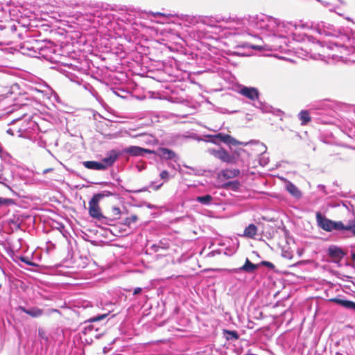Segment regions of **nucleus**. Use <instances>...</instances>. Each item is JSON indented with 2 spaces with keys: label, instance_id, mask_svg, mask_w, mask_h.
I'll return each instance as SVG.
<instances>
[{
  "label": "nucleus",
  "instance_id": "nucleus-32",
  "mask_svg": "<svg viewBox=\"0 0 355 355\" xmlns=\"http://www.w3.org/2000/svg\"><path fill=\"white\" fill-rule=\"evenodd\" d=\"M53 171V168H49L44 169V170L43 171V172H42V173H43L44 174H45V173H46L51 172V171Z\"/></svg>",
  "mask_w": 355,
  "mask_h": 355
},
{
  "label": "nucleus",
  "instance_id": "nucleus-21",
  "mask_svg": "<svg viewBox=\"0 0 355 355\" xmlns=\"http://www.w3.org/2000/svg\"><path fill=\"white\" fill-rule=\"evenodd\" d=\"M138 216L135 214L131 215L129 217H127L124 220V225L130 226V224L135 223L137 221Z\"/></svg>",
  "mask_w": 355,
  "mask_h": 355
},
{
  "label": "nucleus",
  "instance_id": "nucleus-31",
  "mask_svg": "<svg viewBox=\"0 0 355 355\" xmlns=\"http://www.w3.org/2000/svg\"><path fill=\"white\" fill-rule=\"evenodd\" d=\"M353 236H355V220H353V227L351 231Z\"/></svg>",
  "mask_w": 355,
  "mask_h": 355
},
{
  "label": "nucleus",
  "instance_id": "nucleus-20",
  "mask_svg": "<svg viewBox=\"0 0 355 355\" xmlns=\"http://www.w3.org/2000/svg\"><path fill=\"white\" fill-rule=\"evenodd\" d=\"M239 187H240V183H239V182H238L236 180L228 182L224 184V185H223V188H225V189L231 188L234 191L238 190Z\"/></svg>",
  "mask_w": 355,
  "mask_h": 355
},
{
  "label": "nucleus",
  "instance_id": "nucleus-13",
  "mask_svg": "<svg viewBox=\"0 0 355 355\" xmlns=\"http://www.w3.org/2000/svg\"><path fill=\"white\" fill-rule=\"evenodd\" d=\"M298 118L302 125H306L311 121L310 112L306 110H301L298 114Z\"/></svg>",
  "mask_w": 355,
  "mask_h": 355
},
{
  "label": "nucleus",
  "instance_id": "nucleus-6",
  "mask_svg": "<svg viewBox=\"0 0 355 355\" xmlns=\"http://www.w3.org/2000/svg\"><path fill=\"white\" fill-rule=\"evenodd\" d=\"M121 211L119 207L112 206L106 211L104 219L109 221H114L120 218Z\"/></svg>",
  "mask_w": 355,
  "mask_h": 355
},
{
  "label": "nucleus",
  "instance_id": "nucleus-17",
  "mask_svg": "<svg viewBox=\"0 0 355 355\" xmlns=\"http://www.w3.org/2000/svg\"><path fill=\"white\" fill-rule=\"evenodd\" d=\"M196 200L202 205H208L211 202L213 197L209 194H207L203 196H198L196 197Z\"/></svg>",
  "mask_w": 355,
  "mask_h": 355
},
{
  "label": "nucleus",
  "instance_id": "nucleus-37",
  "mask_svg": "<svg viewBox=\"0 0 355 355\" xmlns=\"http://www.w3.org/2000/svg\"><path fill=\"white\" fill-rule=\"evenodd\" d=\"M353 284L355 285V278L354 279Z\"/></svg>",
  "mask_w": 355,
  "mask_h": 355
},
{
  "label": "nucleus",
  "instance_id": "nucleus-16",
  "mask_svg": "<svg viewBox=\"0 0 355 355\" xmlns=\"http://www.w3.org/2000/svg\"><path fill=\"white\" fill-rule=\"evenodd\" d=\"M286 190L293 196L300 197L301 192L299 189L291 182H288L286 184Z\"/></svg>",
  "mask_w": 355,
  "mask_h": 355
},
{
  "label": "nucleus",
  "instance_id": "nucleus-3",
  "mask_svg": "<svg viewBox=\"0 0 355 355\" xmlns=\"http://www.w3.org/2000/svg\"><path fill=\"white\" fill-rule=\"evenodd\" d=\"M211 155L216 158L219 159L223 162L235 164L236 159L234 156L230 155L225 149L220 148L219 149L211 150Z\"/></svg>",
  "mask_w": 355,
  "mask_h": 355
},
{
  "label": "nucleus",
  "instance_id": "nucleus-12",
  "mask_svg": "<svg viewBox=\"0 0 355 355\" xmlns=\"http://www.w3.org/2000/svg\"><path fill=\"white\" fill-rule=\"evenodd\" d=\"M118 155L114 151H111L107 157L101 160V164L105 166V169L112 166L116 160Z\"/></svg>",
  "mask_w": 355,
  "mask_h": 355
},
{
  "label": "nucleus",
  "instance_id": "nucleus-11",
  "mask_svg": "<svg viewBox=\"0 0 355 355\" xmlns=\"http://www.w3.org/2000/svg\"><path fill=\"white\" fill-rule=\"evenodd\" d=\"M257 231L258 228L254 224H250L245 228L243 234L240 236L248 239H254L257 234Z\"/></svg>",
  "mask_w": 355,
  "mask_h": 355
},
{
  "label": "nucleus",
  "instance_id": "nucleus-29",
  "mask_svg": "<svg viewBox=\"0 0 355 355\" xmlns=\"http://www.w3.org/2000/svg\"><path fill=\"white\" fill-rule=\"evenodd\" d=\"M218 137H220L223 141H227V139L230 137V135H218Z\"/></svg>",
  "mask_w": 355,
  "mask_h": 355
},
{
  "label": "nucleus",
  "instance_id": "nucleus-18",
  "mask_svg": "<svg viewBox=\"0 0 355 355\" xmlns=\"http://www.w3.org/2000/svg\"><path fill=\"white\" fill-rule=\"evenodd\" d=\"M43 311L37 307H33L31 309H28V311H26V314L33 317L37 318L42 315Z\"/></svg>",
  "mask_w": 355,
  "mask_h": 355
},
{
  "label": "nucleus",
  "instance_id": "nucleus-26",
  "mask_svg": "<svg viewBox=\"0 0 355 355\" xmlns=\"http://www.w3.org/2000/svg\"><path fill=\"white\" fill-rule=\"evenodd\" d=\"M261 265L268 267L269 268H274V265L271 262L267 261H263L261 263Z\"/></svg>",
  "mask_w": 355,
  "mask_h": 355
},
{
  "label": "nucleus",
  "instance_id": "nucleus-10",
  "mask_svg": "<svg viewBox=\"0 0 355 355\" xmlns=\"http://www.w3.org/2000/svg\"><path fill=\"white\" fill-rule=\"evenodd\" d=\"M329 302H334L336 304H338L343 307H345L347 309L354 310L355 311V302L344 300V299H340L338 297L331 298L329 300Z\"/></svg>",
  "mask_w": 355,
  "mask_h": 355
},
{
  "label": "nucleus",
  "instance_id": "nucleus-27",
  "mask_svg": "<svg viewBox=\"0 0 355 355\" xmlns=\"http://www.w3.org/2000/svg\"><path fill=\"white\" fill-rule=\"evenodd\" d=\"M10 201H11L10 199H6V198H0V206L2 205H7Z\"/></svg>",
  "mask_w": 355,
  "mask_h": 355
},
{
  "label": "nucleus",
  "instance_id": "nucleus-36",
  "mask_svg": "<svg viewBox=\"0 0 355 355\" xmlns=\"http://www.w3.org/2000/svg\"><path fill=\"white\" fill-rule=\"evenodd\" d=\"M296 266V263H292L291 265H290V266Z\"/></svg>",
  "mask_w": 355,
  "mask_h": 355
},
{
  "label": "nucleus",
  "instance_id": "nucleus-25",
  "mask_svg": "<svg viewBox=\"0 0 355 355\" xmlns=\"http://www.w3.org/2000/svg\"><path fill=\"white\" fill-rule=\"evenodd\" d=\"M161 179L164 180V181H168L169 179V173L166 170H164L160 173L159 175Z\"/></svg>",
  "mask_w": 355,
  "mask_h": 355
},
{
  "label": "nucleus",
  "instance_id": "nucleus-4",
  "mask_svg": "<svg viewBox=\"0 0 355 355\" xmlns=\"http://www.w3.org/2000/svg\"><path fill=\"white\" fill-rule=\"evenodd\" d=\"M239 93L253 101L258 100L259 97V92L255 87L243 86L239 89Z\"/></svg>",
  "mask_w": 355,
  "mask_h": 355
},
{
  "label": "nucleus",
  "instance_id": "nucleus-15",
  "mask_svg": "<svg viewBox=\"0 0 355 355\" xmlns=\"http://www.w3.org/2000/svg\"><path fill=\"white\" fill-rule=\"evenodd\" d=\"M240 174V171L236 168L224 169L221 171V175L225 179H231L237 177Z\"/></svg>",
  "mask_w": 355,
  "mask_h": 355
},
{
  "label": "nucleus",
  "instance_id": "nucleus-38",
  "mask_svg": "<svg viewBox=\"0 0 355 355\" xmlns=\"http://www.w3.org/2000/svg\"><path fill=\"white\" fill-rule=\"evenodd\" d=\"M87 328L90 329H92V327L89 325V326H88Z\"/></svg>",
  "mask_w": 355,
  "mask_h": 355
},
{
  "label": "nucleus",
  "instance_id": "nucleus-14",
  "mask_svg": "<svg viewBox=\"0 0 355 355\" xmlns=\"http://www.w3.org/2000/svg\"><path fill=\"white\" fill-rule=\"evenodd\" d=\"M83 166L88 169L93 170H104L105 166L101 164V162L95 161H85L83 163Z\"/></svg>",
  "mask_w": 355,
  "mask_h": 355
},
{
  "label": "nucleus",
  "instance_id": "nucleus-24",
  "mask_svg": "<svg viewBox=\"0 0 355 355\" xmlns=\"http://www.w3.org/2000/svg\"><path fill=\"white\" fill-rule=\"evenodd\" d=\"M353 227V220L351 221L347 225H345L342 222H341V227H338V230H348V231H352V229Z\"/></svg>",
  "mask_w": 355,
  "mask_h": 355
},
{
  "label": "nucleus",
  "instance_id": "nucleus-34",
  "mask_svg": "<svg viewBox=\"0 0 355 355\" xmlns=\"http://www.w3.org/2000/svg\"><path fill=\"white\" fill-rule=\"evenodd\" d=\"M352 260H353V261H355V253H353V254H352Z\"/></svg>",
  "mask_w": 355,
  "mask_h": 355
},
{
  "label": "nucleus",
  "instance_id": "nucleus-8",
  "mask_svg": "<svg viewBox=\"0 0 355 355\" xmlns=\"http://www.w3.org/2000/svg\"><path fill=\"white\" fill-rule=\"evenodd\" d=\"M328 254L335 262L340 261L345 255L340 248L334 246L329 248Z\"/></svg>",
  "mask_w": 355,
  "mask_h": 355
},
{
  "label": "nucleus",
  "instance_id": "nucleus-1",
  "mask_svg": "<svg viewBox=\"0 0 355 355\" xmlns=\"http://www.w3.org/2000/svg\"><path fill=\"white\" fill-rule=\"evenodd\" d=\"M112 193L106 191L94 194L89 201L88 212L89 215L95 219L101 220L104 218V215L101 211L99 206V201L105 196H111Z\"/></svg>",
  "mask_w": 355,
  "mask_h": 355
},
{
  "label": "nucleus",
  "instance_id": "nucleus-5",
  "mask_svg": "<svg viewBox=\"0 0 355 355\" xmlns=\"http://www.w3.org/2000/svg\"><path fill=\"white\" fill-rule=\"evenodd\" d=\"M123 151L132 156H141L144 153L149 154L155 153L153 150L135 146H129L125 148Z\"/></svg>",
  "mask_w": 355,
  "mask_h": 355
},
{
  "label": "nucleus",
  "instance_id": "nucleus-23",
  "mask_svg": "<svg viewBox=\"0 0 355 355\" xmlns=\"http://www.w3.org/2000/svg\"><path fill=\"white\" fill-rule=\"evenodd\" d=\"M107 315H108L107 313L101 314L96 317H93V318H89L87 322H93L100 321L101 320L105 319L107 316Z\"/></svg>",
  "mask_w": 355,
  "mask_h": 355
},
{
  "label": "nucleus",
  "instance_id": "nucleus-33",
  "mask_svg": "<svg viewBox=\"0 0 355 355\" xmlns=\"http://www.w3.org/2000/svg\"><path fill=\"white\" fill-rule=\"evenodd\" d=\"M19 309L21 310L22 312L26 313V311H28V309H26L25 307L24 306H19Z\"/></svg>",
  "mask_w": 355,
  "mask_h": 355
},
{
  "label": "nucleus",
  "instance_id": "nucleus-19",
  "mask_svg": "<svg viewBox=\"0 0 355 355\" xmlns=\"http://www.w3.org/2000/svg\"><path fill=\"white\" fill-rule=\"evenodd\" d=\"M223 333L225 335L227 340H237L239 338V334L236 331L225 329Z\"/></svg>",
  "mask_w": 355,
  "mask_h": 355
},
{
  "label": "nucleus",
  "instance_id": "nucleus-30",
  "mask_svg": "<svg viewBox=\"0 0 355 355\" xmlns=\"http://www.w3.org/2000/svg\"><path fill=\"white\" fill-rule=\"evenodd\" d=\"M141 291V288L139 287L135 288L133 291V295H137L140 293Z\"/></svg>",
  "mask_w": 355,
  "mask_h": 355
},
{
  "label": "nucleus",
  "instance_id": "nucleus-35",
  "mask_svg": "<svg viewBox=\"0 0 355 355\" xmlns=\"http://www.w3.org/2000/svg\"><path fill=\"white\" fill-rule=\"evenodd\" d=\"M3 177L2 175L0 173V183H2Z\"/></svg>",
  "mask_w": 355,
  "mask_h": 355
},
{
  "label": "nucleus",
  "instance_id": "nucleus-9",
  "mask_svg": "<svg viewBox=\"0 0 355 355\" xmlns=\"http://www.w3.org/2000/svg\"><path fill=\"white\" fill-rule=\"evenodd\" d=\"M259 268L258 264L252 263L248 258L245 259V263L238 269H235V272L244 271L245 272H253L257 270Z\"/></svg>",
  "mask_w": 355,
  "mask_h": 355
},
{
  "label": "nucleus",
  "instance_id": "nucleus-28",
  "mask_svg": "<svg viewBox=\"0 0 355 355\" xmlns=\"http://www.w3.org/2000/svg\"><path fill=\"white\" fill-rule=\"evenodd\" d=\"M20 259H21V261H23V262H24V263H27V264H28V265H29V266H31V265H32V263H31V262H30V261L28 260V258H27V257H21L20 258Z\"/></svg>",
  "mask_w": 355,
  "mask_h": 355
},
{
  "label": "nucleus",
  "instance_id": "nucleus-7",
  "mask_svg": "<svg viewBox=\"0 0 355 355\" xmlns=\"http://www.w3.org/2000/svg\"><path fill=\"white\" fill-rule=\"evenodd\" d=\"M156 154L159 157L165 159H174L176 157V153L166 148H159Z\"/></svg>",
  "mask_w": 355,
  "mask_h": 355
},
{
  "label": "nucleus",
  "instance_id": "nucleus-22",
  "mask_svg": "<svg viewBox=\"0 0 355 355\" xmlns=\"http://www.w3.org/2000/svg\"><path fill=\"white\" fill-rule=\"evenodd\" d=\"M282 256L283 258L286 259L288 260H291L293 257V254L292 251L288 250H283Z\"/></svg>",
  "mask_w": 355,
  "mask_h": 355
},
{
  "label": "nucleus",
  "instance_id": "nucleus-2",
  "mask_svg": "<svg viewBox=\"0 0 355 355\" xmlns=\"http://www.w3.org/2000/svg\"><path fill=\"white\" fill-rule=\"evenodd\" d=\"M316 220L318 225L327 232H331L333 230H338V227H341V221L335 222L325 216H323L320 212L316 213Z\"/></svg>",
  "mask_w": 355,
  "mask_h": 355
}]
</instances>
